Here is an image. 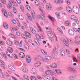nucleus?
Here are the masks:
<instances>
[{"mask_svg": "<svg viewBox=\"0 0 80 80\" xmlns=\"http://www.w3.org/2000/svg\"><path fill=\"white\" fill-rule=\"evenodd\" d=\"M66 3L68 5H70V1H69V0H66Z\"/></svg>", "mask_w": 80, "mask_h": 80, "instance_id": "54", "label": "nucleus"}, {"mask_svg": "<svg viewBox=\"0 0 80 80\" xmlns=\"http://www.w3.org/2000/svg\"><path fill=\"white\" fill-rule=\"evenodd\" d=\"M12 52H13V49H12V48L9 47L7 48L6 54L10 58H12Z\"/></svg>", "mask_w": 80, "mask_h": 80, "instance_id": "1", "label": "nucleus"}, {"mask_svg": "<svg viewBox=\"0 0 80 80\" xmlns=\"http://www.w3.org/2000/svg\"><path fill=\"white\" fill-rule=\"evenodd\" d=\"M68 78L69 80H75V79H76V75L70 76L68 77Z\"/></svg>", "mask_w": 80, "mask_h": 80, "instance_id": "7", "label": "nucleus"}, {"mask_svg": "<svg viewBox=\"0 0 80 80\" xmlns=\"http://www.w3.org/2000/svg\"><path fill=\"white\" fill-rule=\"evenodd\" d=\"M63 42L64 44H65V45L66 46H67V47H68V42H67V41L65 40V39L63 40Z\"/></svg>", "mask_w": 80, "mask_h": 80, "instance_id": "32", "label": "nucleus"}, {"mask_svg": "<svg viewBox=\"0 0 80 80\" xmlns=\"http://www.w3.org/2000/svg\"><path fill=\"white\" fill-rule=\"evenodd\" d=\"M0 44L2 45H5V42L3 41H0Z\"/></svg>", "mask_w": 80, "mask_h": 80, "instance_id": "51", "label": "nucleus"}, {"mask_svg": "<svg viewBox=\"0 0 80 80\" xmlns=\"http://www.w3.org/2000/svg\"><path fill=\"white\" fill-rule=\"evenodd\" d=\"M54 2L55 3H59V0H55Z\"/></svg>", "mask_w": 80, "mask_h": 80, "instance_id": "62", "label": "nucleus"}, {"mask_svg": "<svg viewBox=\"0 0 80 80\" xmlns=\"http://www.w3.org/2000/svg\"><path fill=\"white\" fill-rule=\"evenodd\" d=\"M65 26H68V25H70V24L69 23V22L68 21H66L65 22Z\"/></svg>", "mask_w": 80, "mask_h": 80, "instance_id": "36", "label": "nucleus"}, {"mask_svg": "<svg viewBox=\"0 0 80 80\" xmlns=\"http://www.w3.org/2000/svg\"><path fill=\"white\" fill-rule=\"evenodd\" d=\"M41 12L43 14H40V15H38L37 16V18L38 20H39L40 18H41V19L42 20H45V12L43 11H41Z\"/></svg>", "mask_w": 80, "mask_h": 80, "instance_id": "2", "label": "nucleus"}, {"mask_svg": "<svg viewBox=\"0 0 80 80\" xmlns=\"http://www.w3.org/2000/svg\"><path fill=\"white\" fill-rule=\"evenodd\" d=\"M26 7L27 9L28 10H31V8H30V7L28 5H26Z\"/></svg>", "mask_w": 80, "mask_h": 80, "instance_id": "45", "label": "nucleus"}, {"mask_svg": "<svg viewBox=\"0 0 80 80\" xmlns=\"http://www.w3.org/2000/svg\"><path fill=\"white\" fill-rule=\"evenodd\" d=\"M55 14L57 18H60V14H59V13L58 12H56Z\"/></svg>", "mask_w": 80, "mask_h": 80, "instance_id": "35", "label": "nucleus"}, {"mask_svg": "<svg viewBox=\"0 0 80 80\" xmlns=\"http://www.w3.org/2000/svg\"><path fill=\"white\" fill-rule=\"evenodd\" d=\"M2 55L4 58L7 59V55H6V54H5V53H3V54H2Z\"/></svg>", "mask_w": 80, "mask_h": 80, "instance_id": "64", "label": "nucleus"}, {"mask_svg": "<svg viewBox=\"0 0 80 80\" xmlns=\"http://www.w3.org/2000/svg\"><path fill=\"white\" fill-rule=\"evenodd\" d=\"M16 1L19 4H21V1L20 0H16Z\"/></svg>", "mask_w": 80, "mask_h": 80, "instance_id": "63", "label": "nucleus"}, {"mask_svg": "<svg viewBox=\"0 0 80 80\" xmlns=\"http://www.w3.org/2000/svg\"><path fill=\"white\" fill-rule=\"evenodd\" d=\"M58 31L62 35H63V31H62V30L59 29L58 30Z\"/></svg>", "mask_w": 80, "mask_h": 80, "instance_id": "48", "label": "nucleus"}, {"mask_svg": "<svg viewBox=\"0 0 80 80\" xmlns=\"http://www.w3.org/2000/svg\"><path fill=\"white\" fill-rule=\"evenodd\" d=\"M5 75L6 77H10V76L9 75V74H8L7 72H5Z\"/></svg>", "mask_w": 80, "mask_h": 80, "instance_id": "58", "label": "nucleus"}, {"mask_svg": "<svg viewBox=\"0 0 80 80\" xmlns=\"http://www.w3.org/2000/svg\"><path fill=\"white\" fill-rule=\"evenodd\" d=\"M45 58L47 60H50L52 59L51 57H50L49 56H46L45 57Z\"/></svg>", "mask_w": 80, "mask_h": 80, "instance_id": "30", "label": "nucleus"}, {"mask_svg": "<svg viewBox=\"0 0 80 80\" xmlns=\"http://www.w3.org/2000/svg\"><path fill=\"white\" fill-rule=\"evenodd\" d=\"M11 20L12 23H14V24H15V23H17L16 21L13 19H12Z\"/></svg>", "mask_w": 80, "mask_h": 80, "instance_id": "44", "label": "nucleus"}, {"mask_svg": "<svg viewBox=\"0 0 80 80\" xmlns=\"http://www.w3.org/2000/svg\"><path fill=\"white\" fill-rule=\"evenodd\" d=\"M8 15L11 17H13V14L10 12H8Z\"/></svg>", "mask_w": 80, "mask_h": 80, "instance_id": "56", "label": "nucleus"}, {"mask_svg": "<svg viewBox=\"0 0 80 80\" xmlns=\"http://www.w3.org/2000/svg\"><path fill=\"white\" fill-rule=\"evenodd\" d=\"M18 16L20 20H23V15L21 13H19L18 14Z\"/></svg>", "mask_w": 80, "mask_h": 80, "instance_id": "22", "label": "nucleus"}, {"mask_svg": "<svg viewBox=\"0 0 80 80\" xmlns=\"http://www.w3.org/2000/svg\"><path fill=\"white\" fill-rule=\"evenodd\" d=\"M50 67L51 68H57V64L55 63H52L50 65Z\"/></svg>", "mask_w": 80, "mask_h": 80, "instance_id": "20", "label": "nucleus"}, {"mask_svg": "<svg viewBox=\"0 0 80 80\" xmlns=\"http://www.w3.org/2000/svg\"><path fill=\"white\" fill-rule=\"evenodd\" d=\"M39 57L40 60L41 61H42V62H44V59L42 58L40 56H39Z\"/></svg>", "mask_w": 80, "mask_h": 80, "instance_id": "52", "label": "nucleus"}, {"mask_svg": "<svg viewBox=\"0 0 80 80\" xmlns=\"http://www.w3.org/2000/svg\"><path fill=\"white\" fill-rule=\"evenodd\" d=\"M43 36L41 35V36H39V35H38V34H37L36 35V38H40V37H42V36Z\"/></svg>", "mask_w": 80, "mask_h": 80, "instance_id": "41", "label": "nucleus"}, {"mask_svg": "<svg viewBox=\"0 0 80 80\" xmlns=\"http://www.w3.org/2000/svg\"><path fill=\"white\" fill-rule=\"evenodd\" d=\"M55 70L56 73L58 75H61L62 74V71H61L60 70L55 69Z\"/></svg>", "mask_w": 80, "mask_h": 80, "instance_id": "8", "label": "nucleus"}, {"mask_svg": "<svg viewBox=\"0 0 80 80\" xmlns=\"http://www.w3.org/2000/svg\"><path fill=\"white\" fill-rule=\"evenodd\" d=\"M47 34L49 37L51 38H53L55 37L52 34V32H47Z\"/></svg>", "mask_w": 80, "mask_h": 80, "instance_id": "11", "label": "nucleus"}, {"mask_svg": "<svg viewBox=\"0 0 80 80\" xmlns=\"http://www.w3.org/2000/svg\"><path fill=\"white\" fill-rule=\"evenodd\" d=\"M31 15L32 18L34 20H35L36 17L35 16V11H34L32 10L31 11Z\"/></svg>", "mask_w": 80, "mask_h": 80, "instance_id": "10", "label": "nucleus"}, {"mask_svg": "<svg viewBox=\"0 0 80 80\" xmlns=\"http://www.w3.org/2000/svg\"><path fill=\"white\" fill-rule=\"evenodd\" d=\"M27 16L28 18L30 20V21H32L33 20V18H32V17L31 16V15L29 14V13H27Z\"/></svg>", "mask_w": 80, "mask_h": 80, "instance_id": "17", "label": "nucleus"}, {"mask_svg": "<svg viewBox=\"0 0 80 80\" xmlns=\"http://www.w3.org/2000/svg\"><path fill=\"white\" fill-rule=\"evenodd\" d=\"M1 2L4 4H6V1H5V0H1Z\"/></svg>", "mask_w": 80, "mask_h": 80, "instance_id": "59", "label": "nucleus"}, {"mask_svg": "<svg viewBox=\"0 0 80 80\" xmlns=\"http://www.w3.org/2000/svg\"><path fill=\"white\" fill-rule=\"evenodd\" d=\"M60 54L62 57H64L65 55V52L64 50H62L60 52Z\"/></svg>", "mask_w": 80, "mask_h": 80, "instance_id": "25", "label": "nucleus"}, {"mask_svg": "<svg viewBox=\"0 0 80 80\" xmlns=\"http://www.w3.org/2000/svg\"><path fill=\"white\" fill-rule=\"evenodd\" d=\"M31 80H37V78L36 77L34 76H32L31 77Z\"/></svg>", "mask_w": 80, "mask_h": 80, "instance_id": "37", "label": "nucleus"}, {"mask_svg": "<svg viewBox=\"0 0 80 80\" xmlns=\"http://www.w3.org/2000/svg\"><path fill=\"white\" fill-rule=\"evenodd\" d=\"M72 29L73 30L74 32H78V29H77L76 28H72Z\"/></svg>", "mask_w": 80, "mask_h": 80, "instance_id": "47", "label": "nucleus"}, {"mask_svg": "<svg viewBox=\"0 0 80 80\" xmlns=\"http://www.w3.org/2000/svg\"><path fill=\"white\" fill-rule=\"evenodd\" d=\"M41 52H42V53L44 55H47V53L43 50H41Z\"/></svg>", "mask_w": 80, "mask_h": 80, "instance_id": "38", "label": "nucleus"}, {"mask_svg": "<svg viewBox=\"0 0 80 80\" xmlns=\"http://www.w3.org/2000/svg\"><path fill=\"white\" fill-rule=\"evenodd\" d=\"M68 70L69 72H75L76 71L75 69L70 67L68 68Z\"/></svg>", "mask_w": 80, "mask_h": 80, "instance_id": "12", "label": "nucleus"}, {"mask_svg": "<svg viewBox=\"0 0 80 80\" xmlns=\"http://www.w3.org/2000/svg\"><path fill=\"white\" fill-rule=\"evenodd\" d=\"M67 40L69 44H70V45H72V44L73 42H72V40L70 39H67Z\"/></svg>", "mask_w": 80, "mask_h": 80, "instance_id": "33", "label": "nucleus"}, {"mask_svg": "<svg viewBox=\"0 0 80 80\" xmlns=\"http://www.w3.org/2000/svg\"><path fill=\"white\" fill-rule=\"evenodd\" d=\"M9 3L7 6V7L9 9H11L12 6H13V4L16 3V2H14L12 0H9Z\"/></svg>", "mask_w": 80, "mask_h": 80, "instance_id": "3", "label": "nucleus"}, {"mask_svg": "<svg viewBox=\"0 0 80 80\" xmlns=\"http://www.w3.org/2000/svg\"><path fill=\"white\" fill-rule=\"evenodd\" d=\"M45 73L46 75H51V76H53L55 74V72L54 71H52L51 70L46 71Z\"/></svg>", "mask_w": 80, "mask_h": 80, "instance_id": "4", "label": "nucleus"}, {"mask_svg": "<svg viewBox=\"0 0 80 80\" xmlns=\"http://www.w3.org/2000/svg\"><path fill=\"white\" fill-rule=\"evenodd\" d=\"M53 53L54 55H57L58 54V52L56 51H53Z\"/></svg>", "mask_w": 80, "mask_h": 80, "instance_id": "61", "label": "nucleus"}, {"mask_svg": "<svg viewBox=\"0 0 80 80\" xmlns=\"http://www.w3.org/2000/svg\"><path fill=\"white\" fill-rule=\"evenodd\" d=\"M62 8H62V7H59L58 8H57V10H62Z\"/></svg>", "mask_w": 80, "mask_h": 80, "instance_id": "57", "label": "nucleus"}, {"mask_svg": "<svg viewBox=\"0 0 80 80\" xmlns=\"http://www.w3.org/2000/svg\"><path fill=\"white\" fill-rule=\"evenodd\" d=\"M23 77L25 79L28 80V76H27V75L24 74L23 75Z\"/></svg>", "mask_w": 80, "mask_h": 80, "instance_id": "39", "label": "nucleus"}, {"mask_svg": "<svg viewBox=\"0 0 80 80\" xmlns=\"http://www.w3.org/2000/svg\"><path fill=\"white\" fill-rule=\"evenodd\" d=\"M51 5L49 4H47L46 5V8H47L48 10H51Z\"/></svg>", "mask_w": 80, "mask_h": 80, "instance_id": "27", "label": "nucleus"}, {"mask_svg": "<svg viewBox=\"0 0 80 80\" xmlns=\"http://www.w3.org/2000/svg\"><path fill=\"white\" fill-rule=\"evenodd\" d=\"M68 33L70 35H74V32L71 29H69L68 30Z\"/></svg>", "mask_w": 80, "mask_h": 80, "instance_id": "13", "label": "nucleus"}, {"mask_svg": "<svg viewBox=\"0 0 80 80\" xmlns=\"http://www.w3.org/2000/svg\"><path fill=\"white\" fill-rule=\"evenodd\" d=\"M41 65V62H37L34 63V66L35 67H38Z\"/></svg>", "mask_w": 80, "mask_h": 80, "instance_id": "9", "label": "nucleus"}, {"mask_svg": "<svg viewBox=\"0 0 80 80\" xmlns=\"http://www.w3.org/2000/svg\"><path fill=\"white\" fill-rule=\"evenodd\" d=\"M3 15H4L5 17V18H8V14H7V12L6 10H2V11Z\"/></svg>", "mask_w": 80, "mask_h": 80, "instance_id": "15", "label": "nucleus"}, {"mask_svg": "<svg viewBox=\"0 0 80 80\" xmlns=\"http://www.w3.org/2000/svg\"><path fill=\"white\" fill-rule=\"evenodd\" d=\"M30 72L31 73H33V74H35V73L36 74L37 72V71H36V70L33 68H32L30 69Z\"/></svg>", "mask_w": 80, "mask_h": 80, "instance_id": "14", "label": "nucleus"}, {"mask_svg": "<svg viewBox=\"0 0 80 80\" xmlns=\"http://www.w3.org/2000/svg\"><path fill=\"white\" fill-rule=\"evenodd\" d=\"M8 68L12 71H15V68L12 66L11 65H8Z\"/></svg>", "mask_w": 80, "mask_h": 80, "instance_id": "16", "label": "nucleus"}, {"mask_svg": "<svg viewBox=\"0 0 80 80\" xmlns=\"http://www.w3.org/2000/svg\"><path fill=\"white\" fill-rule=\"evenodd\" d=\"M20 8L21 10H24V7H23V6H22V5H20Z\"/></svg>", "mask_w": 80, "mask_h": 80, "instance_id": "49", "label": "nucleus"}, {"mask_svg": "<svg viewBox=\"0 0 80 80\" xmlns=\"http://www.w3.org/2000/svg\"><path fill=\"white\" fill-rule=\"evenodd\" d=\"M35 43H36V44L38 45V46H40V43L39 42L37 41V40H36V41H35Z\"/></svg>", "mask_w": 80, "mask_h": 80, "instance_id": "53", "label": "nucleus"}, {"mask_svg": "<svg viewBox=\"0 0 80 80\" xmlns=\"http://www.w3.org/2000/svg\"><path fill=\"white\" fill-rule=\"evenodd\" d=\"M48 17L51 21V22H55V18H52V17L51 16L48 15Z\"/></svg>", "mask_w": 80, "mask_h": 80, "instance_id": "26", "label": "nucleus"}, {"mask_svg": "<svg viewBox=\"0 0 80 80\" xmlns=\"http://www.w3.org/2000/svg\"><path fill=\"white\" fill-rule=\"evenodd\" d=\"M26 60L27 63H30L31 61V59L29 56H27L26 57Z\"/></svg>", "mask_w": 80, "mask_h": 80, "instance_id": "21", "label": "nucleus"}, {"mask_svg": "<svg viewBox=\"0 0 80 80\" xmlns=\"http://www.w3.org/2000/svg\"><path fill=\"white\" fill-rule=\"evenodd\" d=\"M79 10V9L78 8V7L76 6H73L72 10Z\"/></svg>", "mask_w": 80, "mask_h": 80, "instance_id": "28", "label": "nucleus"}, {"mask_svg": "<svg viewBox=\"0 0 80 80\" xmlns=\"http://www.w3.org/2000/svg\"><path fill=\"white\" fill-rule=\"evenodd\" d=\"M25 48L27 49V50H29V46L25 44L24 46Z\"/></svg>", "mask_w": 80, "mask_h": 80, "instance_id": "42", "label": "nucleus"}, {"mask_svg": "<svg viewBox=\"0 0 80 80\" xmlns=\"http://www.w3.org/2000/svg\"><path fill=\"white\" fill-rule=\"evenodd\" d=\"M73 12H74L75 13H76L77 14L79 13V10H74L73 11Z\"/></svg>", "mask_w": 80, "mask_h": 80, "instance_id": "50", "label": "nucleus"}, {"mask_svg": "<svg viewBox=\"0 0 80 80\" xmlns=\"http://www.w3.org/2000/svg\"><path fill=\"white\" fill-rule=\"evenodd\" d=\"M0 77L3 78H5V77L4 76V75H3V74L2 72H0Z\"/></svg>", "mask_w": 80, "mask_h": 80, "instance_id": "43", "label": "nucleus"}, {"mask_svg": "<svg viewBox=\"0 0 80 80\" xmlns=\"http://www.w3.org/2000/svg\"><path fill=\"white\" fill-rule=\"evenodd\" d=\"M42 77L45 80H50V77L49 76L43 75Z\"/></svg>", "mask_w": 80, "mask_h": 80, "instance_id": "6", "label": "nucleus"}, {"mask_svg": "<svg viewBox=\"0 0 80 80\" xmlns=\"http://www.w3.org/2000/svg\"><path fill=\"white\" fill-rule=\"evenodd\" d=\"M6 43L7 44V45H9V46H12L13 45V42L9 40H8L6 41Z\"/></svg>", "mask_w": 80, "mask_h": 80, "instance_id": "18", "label": "nucleus"}, {"mask_svg": "<svg viewBox=\"0 0 80 80\" xmlns=\"http://www.w3.org/2000/svg\"><path fill=\"white\" fill-rule=\"evenodd\" d=\"M18 29H19L17 27H16L14 28V30L15 31H17V30H18Z\"/></svg>", "mask_w": 80, "mask_h": 80, "instance_id": "60", "label": "nucleus"}, {"mask_svg": "<svg viewBox=\"0 0 80 80\" xmlns=\"http://www.w3.org/2000/svg\"><path fill=\"white\" fill-rule=\"evenodd\" d=\"M19 56L21 58H25V54L23 52H20L18 54Z\"/></svg>", "mask_w": 80, "mask_h": 80, "instance_id": "19", "label": "nucleus"}, {"mask_svg": "<svg viewBox=\"0 0 80 80\" xmlns=\"http://www.w3.org/2000/svg\"><path fill=\"white\" fill-rule=\"evenodd\" d=\"M9 36L11 37H12V38H17V37L14 35H13L12 33H10L9 34Z\"/></svg>", "mask_w": 80, "mask_h": 80, "instance_id": "34", "label": "nucleus"}, {"mask_svg": "<svg viewBox=\"0 0 80 80\" xmlns=\"http://www.w3.org/2000/svg\"><path fill=\"white\" fill-rule=\"evenodd\" d=\"M66 10H71L72 9L70 8V7L67 6L66 7Z\"/></svg>", "mask_w": 80, "mask_h": 80, "instance_id": "46", "label": "nucleus"}, {"mask_svg": "<svg viewBox=\"0 0 80 80\" xmlns=\"http://www.w3.org/2000/svg\"><path fill=\"white\" fill-rule=\"evenodd\" d=\"M14 42L16 44V45H20V44H21V45H22V41H21L20 42V43L18 42V41H17L16 40H14Z\"/></svg>", "mask_w": 80, "mask_h": 80, "instance_id": "24", "label": "nucleus"}, {"mask_svg": "<svg viewBox=\"0 0 80 80\" xmlns=\"http://www.w3.org/2000/svg\"><path fill=\"white\" fill-rule=\"evenodd\" d=\"M71 18L72 20L75 21V22H76L77 24H78L79 21L77 20V18L75 16H72L71 17Z\"/></svg>", "mask_w": 80, "mask_h": 80, "instance_id": "5", "label": "nucleus"}, {"mask_svg": "<svg viewBox=\"0 0 80 80\" xmlns=\"http://www.w3.org/2000/svg\"><path fill=\"white\" fill-rule=\"evenodd\" d=\"M22 72L24 73L25 72H27V71L28 70H27L25 68H22Z\"/></svg>", "mask_w": 80, "mask_h": 80, "instance_id": "31", "label": "nucleus"}, {"mask_svg": "<svg viewBox=\"0 0 80 80\" xmlns=\"http://www.w3.org/2000/svg\"><path fill=\"white\" fill-rule=\"evenodd\" d=\"M25 33L27 37H29V38H31V37H32V36L31 35H30L29 33L27 31H25Z\"/></svg>", "mask_w": 80, "mask_h": 80, "instance_id": "23", "label": "nucleus"}, {"mask_svg": "<svg viewBox=\"0 0 80 80\" xmlns=\"http://www.w3.org/2000/svg\"><path fill=\"white\" fill-rule=\"evenodd\" d=\"M3 27L7 29V28H8V24L6 23H4Z\"/></svg>", "mask_w": 80, "mask_h": 80, "instance_id": "40", "label": "nucleus"}, {"mask_svg": "<svg viewBox=\"0 0 80 80\" xmlns=\"http://www.w3.org/2000/svg\"><path fill=\"white\" fill-rule=\"evenodd\" d=\"M23 24L24 26H25V27L26 28H27L28 27H27V23L25 22H23Z\"/></svg>", "mask_w": 80, "mask_h": 80, "instance_id": "55", "label": "nucleus"}, {"mask_svg": "<svg viewBox=\"0 0 80 80\" xmlns=\"http://www.w3.org/2000/svg\"><path fill=\"white\" fill-rule=\"evenodd\" d=\"M35 5L36 6H38L40 5V2L38 0H36L35 1Z\"/></svg>", "mask_w": 80, "mask_h": 80, "instance_id": "29", "label": "nucleus"}]
</instances>
